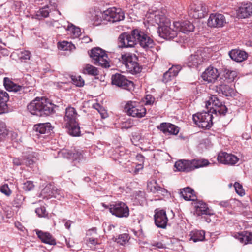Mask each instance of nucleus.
<instances>
[{
    "label": "nucleus",
    "mask_w": 252,
    "mask_h": 252,
    "mask_svg": "<svg viewBox=\"0 0 252 252\" xmlns=\"http://www.w3.org/2000/svg\"><path fill=\"white\" fill-rule=\"evenodd\" d=\"M56 105L44 97H36L27 106V109L32 115L40 117L49 116L55 112Z\"/></svg>",
    "instance_id": "f257e3e1"
},
{
    "label": "nucleus",
    "mask_w": 252,
    "mask_h": 252,
    "mask_svg": "<svg viewBox=\"0 0 252 252\" xmlns=\"http://www.w3.org/2000/svg\"><path fill=\"white\" fill-rule=\"evenodd\" d=\"M77 117V113L74 108L68 107L66 108L64 125L68 129L69 134L73 136H78L80 133Z\"/></svg>",
    "instance_id": "f03ea898"
},
{
    "label": "nucleus",
    "mask_w": 252,
    "mask_h": 252,
    "mask_svg": "<svg viewBox=\"0 0 252 252\" xmlns=\"http://www.w3.org/2000/svg\"><path fill=\"white\" fill-rule=\"evenodd\" d=\"M209 164V161L204 159H180L175 162L174 167L179 171L189 172L195 169L207 166Z\"/></svg>",
    "instance_id": "7ed1b4c3"
},
{
    "label": "nucleus",
    "mask_w": 252,
    "mask_h": 252,
    "mask_svg": "<svg viewBox=\"0 0 252 252\" xmlns=\"http://www.w3.org/2000/svg\"><path fill=\"white\" fill-rule=\"evenodd\" d=\"M140 29L136 28L129 32L121 33L118 38L120 48H133L138 44Z\"/></svg>",
    "instance_id": "20e7f679"
},
{
    "label": "nucleus",
    "mask_w": 252,
    "mask_h": 252,
    "mask_svg": "<svg viewBox=\"0 0 252 252\" xmlns=\"http://www.w3.org/2000/svg\"><path fill=\"white\" fill-rule=\"evenodd\" d=\"M89 55L95 65L100 66L103 68L110 67L108 55L105 51L100 48L95 47L92 49L90 50Z\"/></svg>",
    "instance_id": "39448f33"
},
{
    "label": "nucleus",
    "mask_w": 252,
    "mask_h": 252,
    "mask_svg": "<svg viewBox=\"0 0 252 252\" xmlns=\"http://www.w3.org/2000/svg\"><path fill=\"white\" fill-rule=\"evenodd\" d=\"M122 61L126 70L129 73L136 74L141 71V68L137 62L138 59L135 55L129 53L123 55Z\"/></svg>",
    "instance_id": "423d86ee"
},
{
    "label": "nucleus",
    "mask_w": 252,
    "mask_h": 252,
    "mask_svg": "<svg viewBox=\"0 0 252 252\" xmlns=\"http://www.w3.org/2000/svg\"><path fill=\"white\" fill-rule=\"evenodd\" d=\"M212 113L211 111L197 113L193 115V121L199 127L209 129L213 125Z\"/></svg>",
    "instance_id": "0eeeda50"
},
{
    "label": "nucleus",
    "mask_w": 252,
    "mask_h": 252,
    "mask_svg": "<svg viewBox=\"0 0 252 252\" xmlns=\"http://www.w3.org/2000/svg\"><path fill=\"white\" fill-rule=\"evenodd\" d=\"M125 112L133 117L142 118L146 114L144 106L136 101H128L124 107Z\"/></svg>",
    "instance_id": "6e6552de"
},
{
    "label": "nucleus",
    "mask_w": 252,
    "mask_h": 252,
    "mask_svg": "<svg viewBox=\"0 0 252 252\" xmlns=\"http://www.w3.org/2000/svg\"><path fill=\"white\" fill-rule=\"evenodd\" d=\"M206 105L207 107L210 106V111L215 114L218 113L220 115H225L227 111L226 106L223 104L215 95H213L210 97Z\"/></svg>",
    "instance_id": "1a4fd4ad"
},
{
    "label": "nucleus",
    "mask_w": 252,
    "mask_h": 252,
    "mask_svg": "<svg viewBox=\"0 0 252 252\" xmlns=\"http://www.w3.org/2000/svg\"><path fill=\"white\" fill-rule=\"evenodd\" d=\"M109 210L112 215L119 218H127L129 214L128 207L123 202H116L110 204Z\"/></svg>",
    "instance_id": "9d476101"
},
{
    "label": "nucleus",
    "mask_w": 252,
    "mask_h": 252,
    "mask_svg": "<svg viewBox=\"0 0 252 252\" xmlns=\"http://www.w3.org/2000/svg\"><path fill=\"white\" fill-rule=\"evenodd\" d=\"M104 20L112 23L123 20L124 18V13L120 9L115 7L109 8L103 12L102 14Z\"/></svg>",
    "instance_id": "9b49d317"
},
{
    "label": "nucleus",
    "mask_w": 252,
    "mask_h": 252,
    "mask_svg": "<svg viewBox=\"0 0 252 252\" xmlns=\"http://www.w3.org/2000/svg\"><path fill=\"white\" fill-rule=\"evenodd\" d=\"M207 7L203 3L192 4L188 9L189 16L195 19L204 18L207 14Z\"/></svg>",
    "instance_id": "f8f14e48"
},
{
    "label": "nucleus",
    "mask_w": 252,
    "mask_h": 252,
    "mask_svg": "<svg viewBox=\"0 0 252 252\" xmlns=\"http://www.w3.org/2000/svg\"><path fill=\"white\" fill-rule=\"evenodd\" d=\"M204 54L205 53L201 50H197L188 57L185 63L189 67H197L205 62Z\"/></svg>",
    "instance_id": "ddd939ff"
},
{
    "label": "nucleus",
    "mask_w": 252,
    "mask_h": 252,
    "mask_svg": "<svg viewBox=\"0 0 252 252\" xmlns=\"http://www.w3.org/2000/svg\"><path fill=\"white\" fill-rule=\"evenodd\" d=\"M111 81L113 85L126 90H130L133 85L132 81L128 80L126 76L120 73L113 75Z\"/></svg>",
    "instance_id": "4468645a"
},
{
    "label": "nucleus",
    "mask_w": 252,
    "mask_h": 252,
    "mask_svg": "<svg viewBox=\"0 0 252 252\" xmlns=\"http://www.w3.org/2000/svg\"><path fill=\"white\" fill-rule=\"evenodd\" d=\"M159 35L166 40H173L177 36V30L172 29L170 26L166 24L160 25L158 30Z\"/></svg>",
    "instance_id": "2eb2a0df"
},
{
    "label": "nucleus",
    "mask_w": 252,
    "mask_h": 252,
    "mask_svg": "<svg viewBox=\"0 0 252 252\" xmlns=\"http://www.w3.org/2000/svg\"><path fill=\"white\" fill-rule=\"evenodd\" d=\"M154 220L155 224L158 227L165 228L168 221L166 211L163 209H156Z\"/></svg>",
    "instance_id": "dca6fc26"
},
{
    "label": "nucleus",
    "mask_w": 252,
    "mask_h": 252,
    "mask_svg": "<svg viewBox=\"0 0 252 252\" xmlns=\"http://www.w3.org/2000/svg\"><path fill=\"white\" fill-rule=\"evenodd\" d=\"M61 154L64 158L78 162L84 158L83 151L75 149L63 150Z\"/></svg>",
    "instance_id": "f3484780"
},
{
    "label": "nucleus",
    "mask_w": 252,
    "mask_h": 252,
    "mask_svg": "<svg viewBox=\"0 0 252 252\" xmlns=\"http://www.w3.org/2000/svg\"><path fill=\"white\" fill-rule=\"evenodd\" d=\"M226 23V20L223 15L215 13L210 14L207 24L209 27L219 28L224 26Z\"/></svg>",
    "instance_id": "a211bd4d"
},
{
    "label": "nucleus",
    "mask_w": 252,
    "mask_h": 252,
    "mask_svg": "<svg viewBox=\"0 0 252 252\" xmlns=\"http://www.w3.org/2000/svg\"><path fill=\"white\" fill-rule=\"evenodd\" d=\"M138 44L145 50L152 48L155 45L153 40L143 31L140 29Z\"/></svg>",
    "instance_id": "6ab92c4d"
},
{
    "label": "nucleus",
    "mask_w": 252,
    "mask_h": 252,
    "mask_svg": "<svg viewBox=\"0 0 252 252\" xmlns=\"http://www.w3.org/2000/svg\"><path fill=\"white\" fill-rule=\"evenodd\" d=\"M217 159L221 163L231 165H235L239 160L236 156L223 152L219 153Z\"/></svg>",
    "instance_id": "aec40b11"
},
{
    "label": "nucleus",
    "mask_w": 252,
    "mask_h": 252,
    "mask_svg": "<svg viewBox=\"0 0 252 252\" xmlns=\"http://www.w3.org/2000/svg\"><path fill=\"white\" fill-rule=\"evenodd\" d=\"M173 27L178 31L188 34L193 32L194 26L189 21H175L173 23Z\"/></svg>",
    "instance_id": "412c9836"
},
{
    "label": "nucleus",
    "mask_w": 252,
    "mask_h": 252,
    "mask_svg": "<svg viewBox=\"0 0 252 252\" xmlns=\"http://www.w3.org/2000/svg\"><path fill=\"white\" fill-rule=\"evenodd\" d=\"M219 76L217 69L212 66L208 67L203 72L201 77L208 83H214Z\"/></svg>",
    "instance_id": "4be33fe9"
},
{
    "label": "nucleus",
    "mask_w": 252,
    "mask_h": 252,
    "mask_svg": "<svg viewBox=\"0 0 252 252\" xmlns=\"http://www.w3.org/2000/svg\"><path fill=\"white\" fill-rule=\"evenodd\" d=\"M158 129L164 134L177 135L179 132V128L171 123H162L158 126Z\"/></svg>",
    "instance_id": "5701e85b"
},
{
    "label": "nucleus",
    "mask_w": 252,
    "mask_h": 252,
    "mask_svg": "<svg viewBox=\"0 0 252 252\" xmlns=\"http://www.w3.org/2000/svg\"><path fill=\"white\" fill-rule=\"evenodd\" d=\"M252 15V3L243 2L237 10V15L241 18H247Z\"/></svg>",
    "instance_id": "b1692460"
},
{
    "label": "nucleus",
    "mask_w": 252,
    "mask_h": 252,
    "mask_svg": "<svg viewBox=\"0 0 252 252\" xmlns=\"http://www.w3.org/2000/svg\"><path fill=\"white\" fill-rule=\"evenodd\" d=\"M35 231L38 238L42 243L50 245H55L56 244V239L50 233L43 232L38 229L35 230Z\"/></svg>",
    "instance_id": "393cba45"
},
{
    "label": "nucleus",
    "mask_w": 252,
    "mask_h": 252,
    "mask_svg": "<svg viewBox=\"0 0 252 252\" xmlns=\"http://www.w3.org/2000/svg\"><path fill=\"white\" fill-rule=\"evenodd\" d=\"M181 67L180 65L172 66L163 75L162 82L165 83L172 80L177 76Z\"/></svg>",
    "instance_id": "a878e982"
},
{
    "label": "nucleus",
    "mask_w": 252,
    "mask_h": 252,
    "mask_svg": "<svg viewBox=\"0 0 252 252\" xmlns=\"http://www.w3.org/2000/svg\"><path fill=\"white\" fill-rule=\"evenodd\" d=\"M213 90L218 94H221L226 96H232L234 94V89L225 84L216 85Z\"/></svg>",
    "instance_id": "bb28decb"
},
{
    "label": "nucleus",
    "mask_w": 252,
    "mask_h": 252,
    "mask_svg": "<svg viewBox=\"0 0 252 252\" xmlns=\"http://www.w3.org/2000/svg\"><path fill=\"white\" fill-rule=\"evenodd\" d=\"M230 58L237 62H242L248 58V54L239 49H232L229 52Z\"/></svg>",
    "instance_id": "cd10ccee"
},
{
    "label": "nucleus",
    "mask_w": 252,
    "mask_h": 252,
    "mask_svg": "<svg viewBox=\"0 0 252 252\" xmlns=\"http://www.w3.org/2000/svg\"><path fill=\"white\" fill-rule=\"evenodd\" d=\"M9 98L8 93L2 90H0V114L8 112V107L7 104Z\"/></svg>",
    "instance_id": "c85d7f7f"
},
{
    "label": "nucleus",
    "mask_w": 252,
    "mask_h": 252,
    "mask_svg": "<svg viewBox=\"0 0 252 252\" xmlns=\"http://www.w3.org/2000/svg\"><path fill=\"white\" fill-rule=\"evenodd\" d=\"M234 237L241 243L244 244L252 243V233L248 231H242L235 234Z\"/></svg>",
    "instance_id": "c756f323"
},
{
    "label": "nucleus",
    "mask_w": 252,
    "mask_h": 252,
    "mask_svg": "<svg viewBox=\"0 0 252 252\" xmlns=\"http://www.w3.org/2000/svg\"><path fill=\"white\" fill-rule=\"evenodd\" d=\"M3 84L5 89L9 92H17L18 91H21L25 88L23 86L18 85L13 83L7 77H5L4 78Z\"/></svg>",
    "instance_id": "7c9ffc66"
},
{
    "label": "nucleus",
    "mask_w": 252,
    "mask_h": 252,
    "mask_svg": "<svg viewBox=\"0 0 252 252\" xmlns=\"http://www.w3.org/2000/svg\"><path fill=\"white\" fill-rule=\"evenodd\" d=\"M148 189L150 190L151 192L154 193L162 194L166 192V190L158 186L157 181L155 180H152L147 183Z\"/></svg>",
    "instance_id": "2f4dec72"
},
{
    "label": "nucleus",
    "mask_w": 252,
    "mask_h": 252,
    "mask_svg": "<svg viewBox=\"0 0 252 252\" xmlns=\"http://www.w3.org/2000/svg\"><path fill=\"white\" fill-rule=\"evenodd\" d=\"M195 207L199 215H208L211 216L214 214L213 211L210 209L208 207L207 204L202 201H198Z\"/></svg>",
    "instance_id": "473e14b6"
},
{
    "label": "nucleus",
    "mask_w": 252,
    "mask_h": 252,
    "mask_svg": "<svg viewBox=\"0 0 252 252\" xmlns=\"http://www.w3.org/2000/svg\"><path fill=\"white\" fill-rule=\"evenodd\" d=\"M180 194L187 201H194L196 199L194 191L190 187H186L180 190Z\"/></svg>",
    "instance_id": "72a5a7b5"
},
{
    "label": "nucleus",
    "mask_w": 252,
    "mask_h": 252,
    "mask_svg": "<svg viewBox=\"0 0 252 252\" xmlns=\"http://www.w3.org/2000/svg\"><path fill=\"white\" fill-rule=\"evenodd\" d=\"M34 129L37 133L43 134L50 133L52 126L49 123H40L34 126Z\"/></svg>",
    "instance_id": "f704fd0d"
},
{
    "label": "nucleus",
    "mask_w": 252,
    "mask_h": 252,
    "mask_svg": "<svg viewBox=\"0 0 252 252\" xmlns=\"http://www.w3.org/2000/svg\"><path fill=\"white\" fill-rule=\"evenodd\" d=\"M37 154L34 152H29V153L24 156V164L30 167H32L37 160Z\"/></svg>",
    "instance_id": "c9c22d12"
},
{
    "label": "nucleus",
    "mask_w": 252,
    "mask_h": 252,
    "mask_svg": "<svg viewBox=\"0 0 252 252\" xmlns=\"http://www.w3.org/2000/svg\"><path fill=\"white\" fill-rule=\"evenodd\" d=\"M83 73L91 76H95L99 74L98 69L90 64H86L83 69Z\"/></svg>",
    "instance_id": "e433bc0d"
},
{
    "label": "nucleus",
    "mask_w": 252,
    "mask_h": 252,
    "mask_svg": "<svg viewBox=\"0 0 252 252\" xmlns=\"http://www.w3.org/2000/svg\"><path fill=\"white\" fill-rule=\"evenodd\" d=\"M190 239L194 242L203 241L205 239V232L203 230L192 231Z\"/></svg>",
    "instance_id": "4c0bfd02"
},
{
    "label": "nucleus",
    "mask_w": 252,
    "mask_h": 252,
    "mask_svg": "<svg viewBox=\"0 0 252 252\" xmlns=\"http://www.w3.org/2000/svg\"><path fill=\"white\" fill-rule=\"evenodd\" d=\"M67 30L71 35L73 38H78L81 35V30L79 27H75L73 24L69 25Z\"/></svg>",
    "instance_id": "58836bf2"
},
{
    "label": "nucleus",
    "mask_w": 252,
    "mask_h": 252,
    "mask_svg": "<svg viewBox=\"0 0 252 252\" xmlns=\"http://www.w3.org/2000/svg\"><path fill=\"white\" fill-rule=\"evenodd\" d=\"M236 77V72L234 71L226 70L224 72L223 75L224 81H226L228 83L233 81Z\"/></svg>",
    "instance_id": "ea45409f"
},
{
    "label": "nucleus",
    "mask_w": 252,
    "mask_h": 252,
    "mask_svg": "<svg viewBox=\"0 0 252 252\" xmlns=\"http://www.w3.org/2000/svg\"><path fill=\"white\" fill-rule=\"evenodd\" d=\"M129 239V235L126 233H124L119 235L118 238H116L115 242L121 245H125L128 242Z\"/></svg>",
    "instance_id": "a19ab883"
},
{
    "label": "nucleus",
    "mask_w": 252,
    "mask_h": 252,
    "mask_svg": "<svg viewBox=\"0 0 252 252\" xmlns=\"http://www.w3.org/2000/svg\"><path fill=\"white\" fill-rule=\"evenodd\" d=\"M72 83L77 87H81L84 85V80L80 75H71L70 76Z\"/></svg>",
    "instance_id": "79ce46f5"
},
{
    "label": "nucleus",
    "mask_w": 252,
    "mask_h": 252,
    "mask_svg": "<svg viewBox=\"0 0 252 252\" xmlns=\"http://www.w3.org/2000/svg\"><path fill=\"white\" fill-rule=\"evenodd\" d=\"M93 108L96 109L100 113L102 118H106L108 116L106 110L99 103H96L93 104Z\"/></svg>",
    "instance_id": "37998d69"
},
{
    "label": "nucleus",
    "mask_w": 252,
    "mask_h": 252,
    "mask_svg": "<svg viewBox=\"0 0 252 252\" xmlns=\"http://www.w3.org/2000/svg\"><path fill=\"white\" fill-rule=\"evenodd\" d=\"M72 47L75 48L74 45L67 41H63L58 43L59 48L63 50H71Z\"/></svg>",
    "instance_id": "c03bdc74"
},
{
    "label": "nucleus",
    "mask_w": 252,
    "mask_h": 252,
    "mask_svg": "<svg viewBox=\"0 0 252 252\" xmlns=\"http://www.w3.org/2000/svg\"><path fill=\"white\" fill-rule=\"evenodd\" d=\"M51 10V9L49 8V5H46L39 9L38 15L44 18L48 17Z\"/></svg>",
    "instance_id": "a18cd8bd"
},
{
    "label": "nucleus",
    "mask_w": 252,
    "mask_h": 252,
    "mask_svg": "<svg viewBox=\"0 0 252 252\" xmlns=\"http://www.w3.org/2000/svg\"><path fill=\"white\" fill-rule=\"evenodd\" d=\"M63 193L61 190L58 189L53 186L51 193H50V197L59 198L62 196Z\"/></svg>",
    "instance_id": "49530a36"
},
{
    "label": "nucleus",
    "mask_w": 252,
    "mask_h": 252,
    "mask_svg": "<svg viewBox=\"0 0 252 252\" xmlns=\"http://www.w3.org/2000/svg\"><path fill=\"white\" fill-rule=\"evenodd\" d=\"M24 200V197L21 194L18 193L16 195L13 201L14 205L16 207H19L22 203Z\"/></svg>",
    "instance_id": "de8ad7c7"
},
{
    "label": "nucleus",
    "mask_w": 252,
    "mask_h": 252,
    "mask_svg": "<svg viewBox=\"0 0 252 252\" xmlns=\"http://www.w3.org/2000/svg\"><path fill=\"white\" fill-rule=\"evenodd\" d=\"M234 187L235 188V191L238 194L241 196L245 195V192L241 184L238 182H235L234 185Z\"/></svg>",
    "instance_id": "09e8293b"
},
{
    "label": "nucleus",
    "mask_w": 252,
    "mask_h": 252,
    "mask_svg": "<svg viewBox=\"0 0 252 252\" xmlns=\"http://www.w3.org/2000/svg\"><path fill=\"white\" fill-rule=\"evenodd\" d=\"M34 185L33 182L27 181L23 184V189L25 191H29L33 189Z\"/></svg>",
    "instance_id": "8fccbe9b"
},
{
    "label": "nucleus",
    "mask_w": 252,
    "mask_h": 252,
    "mask_svg": "<svg viewBox=\"0 0 252 252\" xmlns=\"http://www.w3.org/2000/svg\"><path fill=\"white\" fill-rule=\"evenodd\" d=\"M133 126V120L129 119L126 121L123 122L121 124V128L127 129L130 128Z\"/></svg>",
    "instance_id": "3c124183"
},
{
    "label": "nucleus",
    "mask_w": 252,
    "mask_h": 252,
    "mask_svg": "<svg viewBox=\"0 0 252 252\" xmlns=\"http://www.w3.org/2000/svg\"><path fill=\"white\" fill-rule=\"evenodd\" d=\"M35 212L40 217H44L47 215L46 208L44 206H41L36 208Z\"/></svg>",
    "instance_id": "603ef678"
},
{
    "label": "nucleus",
    "mask_w": 252,
    "mask_h": 252,
    "mask_svg": "<svg viewBox=\"0 0 252 252\" xmlns=\"http://www.w3.org/2000/svg\"><path fill=\"white\" fill-rule=\"evenodd\" d=\"M19 58L21 60H29L30 58V52L28 51H23L19 54Z\"/></svg>",
    "instance_id": "864d4df0"
},
{
    "label": "nucleus",
    "mask_w": 252,
    "mask_h": 252,
    "mask_svg": "<svg viewBox=\"0 0 252 252\" xmlns=\"http://www.w3.org/2000/svg\"><path fill=\"white\" fill-rule=\"evenodd\" d=\"M0 190L1 191V192H2L7 196H9L11 193V191L10 190L8 186L6 184L0 187Z\"/></svg>",
    "instance_id": "5fc2aeb1"
},
{
    "label": "nucleus",
    "mask_w": 252,
    "mask_h": 252,
    "mask_svg": "<svg viewBox=\"0 0 252 252\" xmlns=\"http://www.w3.org/2000/svg\"><path fill=\"white\" fill-rule=\"evenodd\" d=\"M150 245L152 247H156L158 249H165L166 246L161 242L153 241L151 243Z\"/></svg>",
    "instance_id": "6e6d98bb"
},
{
    "label": "nucleus",
    "mask_w": 252,
    "mask_h": 252,
    "mask_svg": "<svg viewBox=\"0 0 252 252\" xmlns=\"http://www.w3.org/2000/svg\"><path fill=\"white\" fill-rule=\"evenodd\" d=\"M7 134V130L6 128L5 124L3 123H0V137H4Z\"/></svg>",
    "instance_id": "4d7b16f0"
},
{
    "label": "nucleus",
    "mask_w": 252,
    "mask_h": 252,
    "mask_svg": "<svg viewBox=\"0 0 252 252\" xmlns=\"http://www.w3.org/2000/svg\"><path fill=\"white\" fill-rule=\"evenodd\" d=\"M13 163L16 166H20L21 165L24 164V159H21L19 158H14L13 159Z\"/></svg>",
    "instance_id": "13d9d810"
},
{
    "label": "nucleus",
    "mask_w": 252,
    "mask_h": 252,
    "mask_svg": "<svg viewBox=\"0 0 252 252\" xmlns=\"http://www.w3.org/2000/svg\"><path fill=\"white\" fill-rule=\"evenodd\" d=\"M53 186L51 184L47 185L42 190L43 193H47L48 196H50V193H51Z\"/></svg>",
    "instance_id": "bf43d9fd"
},
{
    "label": "nucleus",
    "mask_w": 252,
    "mask_h": 252,
    "mask_svg": "<svg viewBox=\"0 0 252 252\" xmlns=\"http://www.w3.org/2000/svg\"><path fill=\"white\" fill-rule=\"evenodd\" d=\"M146 104H152L155 101V98L151 95H147L145 98Z\"/></svg>",
    "instance_id": "052dcab7"
},
{
    "label": "nucleus",
    "mask_w": 252,
    "mask_h": 252,
    "mask_svg": "<svg viewBox=\"0 0 252 252\" xmlns=\"http://www.w3.org/2000/svg\"><path fill=\"white\" fill-rule=\"evenodd\" d=\"M219 205L220 206L224 208H228L231 206L230 203L228 200L220 201L219 203Z\"/></svg>",
    "instance_id": "680f3d73"
},
{
    "label": "nucleus",
    "mask_w": 252,
    "mask_h": 252,
    "mask_svg": "<svg viewBox=\"0 0 252 252\" xmlns=\"http://www.w3.org/2000/svg\"><path fill=\"white\" fill-rule=\"evenodd\" d=\"M87 241L91 244L95 245L98 244L97 239L93 238H89Z\"/></svg>",
    "instance_id": "e2e57ef3"
},
{
    "label": "nucleus",
    "mask_w": 252,
    "mask_h": 252,
    "mask_svg": "<svg viewBox=\"0 0 252 252\" xmlns=\"http://www.w3.org/2000/svg\"><path fill=\"white\" fill-rule=\"evenodd\" d=\"M71 224V221L70 220H68L65 223V227L69 229L70 227V225Z\"/></svg>",
    "instance_id": "0e129e2a"
},
{
    "label": "nucleus",
    "mask_w": 252,
    "mask_h": 252,
    "mask_svg": "<svg viewBox=\"0 0 252 252\" xmlns=\"http://www.w3.org/2000/svg\"><path fill=\"white\" fill-rule=\"evenodd\" d=\"M84 40L86 42H89L90 41H91V39L89 37H86L84 39Z\"/></svg>",
    "instance_id": "69168bd1"
},
{
    "label": "nucleus",
    "mask_w": 252,
    "mask_h": 252,
    "mask_svg": "<svg viewBox=\"0 0 252 252\" xmlns=\"http://www.w3.org/2000/svg\"><path fill=\"white\" fill-rule=\"evenodd\" d=\"M50 5L52 6L54 8V9H56L57 7V4L56 3H53V4L52 5L51 4V2H50Z\"/></svg>",
    "instance_id": "338daca9"
},
{
    "label": "nucleus",
    "mask_w": 252,
    "mask_h": 252,
    "mask_svg": "<svg viewBox=\"0 0 252 252\" xmlns=\"http://www.w3.org/2000/svg\"><path fill=\"white\" fill-rule=\"evenodd\" d=\"M102 206H103L105 208H109V206L107 205H105L104 203H102Z\"/></svg>",
    "instance_id": "774afa93"
}]
</instances>
